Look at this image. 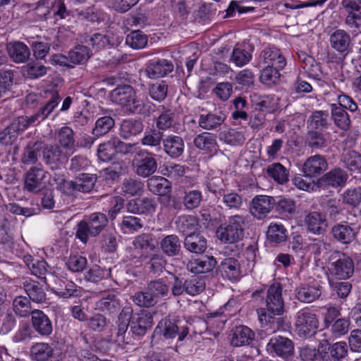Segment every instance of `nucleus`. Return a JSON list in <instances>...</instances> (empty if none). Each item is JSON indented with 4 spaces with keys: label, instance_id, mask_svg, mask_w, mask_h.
I'll return each mask as SVG.
<instances>
[{
    "label": "nucleus",
    "instance_id": "60",
    "mask_svg": "<svg viewBox=\"0 0 361 361\" xmlns=\"http://www.w3.org/2000/svg\"><path fill=\"white\" fill-rule=\"evenodd\" d=\"M115 145L113 140L99 145L97 150V156L102 161H109L116 155Z\"/></svg>",
    "mask_w": 361,
    "mask_h": 361
},
{
    "label": "nucleus",
    "instance_id": "53",
    "mask_svg": "<svg viewBox=\"0 0 361 361\" xmlns=\"http://www.w3.org/2000/svg\"><path fill=\"white\" fill-rule=\"evenodd\" d=\"M161 173L170 178L178 179L185 173L186 168L183 165L167 163L161 167Z\"/></svg>",
    "mask_w": 361,
    "mask_h": 361
},
{
    "label": "nucleus",
    "instance_id": "35",
    "mask_svg": "<svg viewBox=\"0 0 361 361\" xmlns=\"http://www.w3.org/2000/svg\"><path fill=\"white\" fill-rule=\"evenodd\" d=\"M184 246L191 252L202 253L207 248V240L200 234L194 233L186 236Z\"/></svg>",
    "mask_w": 361,
    "mask_h": 361
},
{
    "label": "nucleus",
    "instance_id": "17",
    "mask_svg": "<svg viewBox=\"0 0 361 361\" xmlns=\"http://www.w3.org/2000/svg\"><path fill=\"white\" fill-rule=\"evenodd\" d=\"M327 162L324 157L314 155L309 157L302 166V172L307 177H315L327 169Z\"/></svg>",
    "mask_w": 361,
    "mask_h": 361
},
{
    "label": "nucleus",
    "instance_id": "21",
    "mask_svg": "<svg viewBox=\"0 0 361 361\" xmlns=\"http://www.w3.org/2000/svg\"><path fill=\"white\" fill-rule=\"evenodd\" d=\"M219 271L223 278L231 281L239 280L242 276L238 261L232 257L226 258L221 262Z\"/></svg>",
    "mask_w": 361,
    "mask_h": 361
},
{
    "label": "nucleus",
    "instance_id": "36",
    "mask_svg": "<svg viewBox=\"0 0 361 361\" xmlns=\"http://www.w3.org/2000/svg\"><path fill=\"white\" fill-rule=\"evenodd\" d=\"M176 224L178 230L186 235L194 234L198 227L196 218L191 215L179 216Z\"/></svg>",
    "mask_w": 361,
    "mask_h": 361
},
{
    "label": "nucleus",
    "instance_id": "42",
    "mask_svg": "<svg viewBox=\"0 0 361 361\" xmlns=\"http://www.w3.org/2000/svg\"><path fill=\"white\" fill-rule=\"evenodd\" d=\"M162 251L169 256L176 255L180 249V242L176 235L166 236L161 241Z\"/></svg>",
    "mask_w": 361,
    "mask_h": 361
},
{
    "label": "nucleus",
    "instance_id": "20",
    "mask_svg": "<svg viewBox=\"0 0 361 361\" xmlns=\"http://www.w3.org/2000/svg\"><path fill=\"white\" fill-rule=\"evenodd\" d=\"M195 146L211 155L215 154L219 149L216 136L210 133H202L194 139Z\"/></svg>",
    "mask_w": 361,
    "mask_h": 361
},
{
    "label": "nucleus",
    "instance_id": "59",
    "mask_svg": "<svg viewBox=\"0 0 361 361\" xmlns=\"http://www.w3.org/2000/svg\"><path fill=\"white\" fill-rule=\"evenodd\" d=\"M121 190L126 195L134 196L143 190V183L138 180L129 178L123 181Z\"/></svg>",
    "mask_w": 361,
    "mask_h": 361
},
{
    "label": "nucleus",
    "instance_id": "37",
    "mask_svg": "<svg viewBox=\"0 0 361 361\" xmlns=\"http://www.w3.org/2000/svg\"><path fill=\"white\" fill-rule=\"evenodd\" d=\"M147 290L151 291L159 302L161 298L166 296L169 293V281L166 278L152 281L147 284Z\"/></svg>",
    "mask_w": 361,
    "mask_h": 361
},
{
    "label": "nucleus",
    "instance_id": "50",
    "mask_svg": "<svg viewBox=\"0 0 361 361\" xmlns=\"http://www.w3.org/2000/svg\"><path fill=\"white\" fill-rule=\"evenodd\" d=\"M126 43L134 49H140L147 45V37L140 30L133 31L127 35Z\"/></svg>",
    "mask_w": 361,
    "mask_h": 361
},
{
    "label": "nucleus",
    "instance_id": "29",
    "mask_svg": "<svg viewBox=\"0 0 361 361\" xmlns=\"http://www.w3.org/2000/svg\"><path fill=\"white\" fill-rule=\"evenodd\" d=\"M213 257H203L191 260L188 264V269L194 274H202L212 271L216 265Z\"/></svg>",
    "mask_w": 361,
    "mask_h": 361
},
{
    "label": "nucleus",
    "instance_id": "58",
    "mask_svg": "<svg viewBox=\"0 0 361 361\" xmlns=\"http://www.w3.org/2000/svg\"><path fill=\"white\" fill-rule=\"evenodd\" d=\"M276 209L283 218H289L295 212V204L293 200L281 198L278 201Z\"/></svg>",
    "mask_w": 361,
    "mask_h": 361
},
{
    "label": "nucleus",
    "instance_id": "51",
    "mask_svg": "<svg viewBox=\"0 0 361 361\" xmlns=\"http://www.w3.org/2000/svg\"><path fill=\"white\" fill-rule=\"evenodd\" d=\"M133 301L137 305L144 307H153L158 302L151 291L147 290V288L145 291H140L135 293L133 296Z\"/></svg>",
    "mask_w": 361,
    "mask_h": 361
},
{
    "label": "nucleus",
    "instance_id": "9",
    "mask_svg": "<svg viewBox=\"0 0 361 361\" xmlns=\"http://www.w3.org/2000/svg\"><path fill=\"white\" fill-rule=\"evenodd\" d=\"M154 334L163 336L166 339H173L178 336V340L182 341L188 334V328L186 326H179L176 322L165 318L159 322Z\"/></svg>",
    "mask_w": 361,
    "mask_h": 361
},
{
    "label": "nucleus",
    "instance_id": "25",
    "mask_svg": "<svg viewBox=\"0 0 361 361\" xmlns=\"http://www.w3.org/2000/svg\"><path fill=\"white\" fill-rule=\"evenodd\" d=\"M331 47L341 54L348 53L350 43V35L343 30H337L330 36Z\"/></svg>",
    "mask_w": 361,
    "mask_h": 361
},
{
    "label": "nucleus",
    "instance_id": "44",
    "mask_svg": "<svg viewBox=\"0 0 361 361\" xmlns=\"http://www.w3.org/2000/svg\"><path fill=\"white\" fill-rule=\"evenodd\" d=\"M267 172L269 176L280 184L285 183L288 180V172L280 163L269 165L267 169Z\"/></svg>",
    "mask_w": 361,
    "mask_h": 361
},
{
    "label": "nucleus",
    "instance_id": "8",
    "mask_svg": "<svg viewBox=\"0 0 361 361\" xmlns=\"http://www.w3.org/2000/svg\"><path fill=\"white\" fill-rule=\"evenodd\" d=\"M286 65V60L281 51L274 46H269L260 52L256 66L259 68L271 66L276 68H284Z\"/></svg>",
    "mask_w": 361,
    "mask_h": 361
},
{
    "label": "nucleus",
    "instance_id": "63",
    "mask_svg": "<svg viewBox=\"0 0 361 361\" xmlns=\"http://www.w3.org/2000/svg\"><path fill=\"white\" fill-rule=\"evenodd\" d=\"M329 353L334 361H342L348 354V346L345 342L340 341L329 348Z\"/></svg>",
    "mask_w": 361,
    "mask_h": 361
},
{
    "label": "nucleus",
    "instance_id": "2",
    "mask_svg": "<svg viewBox=\"0 0 361 361\" xmlns=\"http://www.w3.org/2000/svg\"><path fill=\"white\" fill-rule=\"evenodd\" d=\"M111 99L130 112L140 111L142 102L137 99L134 89L128 85H120L111 92Z\"/></svg>",
    "mask_w": 361,
    "mask_h": 361
},
{
    "label": "nucleus",
    "instance_id": "30",
    "mask_svg": "<svg viewBox=\"0 0 361 361\" xmlns=\"http://www.w3.org/2000/svg\"><path fill=\"white\" fill-rule=\"evenodd\" d=\"M165 152L173 158L180 157L184 151V142L179 136L170 135L164 140Z\"/></svg>",
    "mask_w": 361,
    "mask_h": 361
},
{
    "label": "nucleus",
    "instance_id": "23",
    "mask_svg": "<svg viewBox=\"0 0 361 361\" xmlns=\"http://www.w3.org/2000/svg\"><path fill=\"white\" fill-rule=\"evenodd\" d=\"M157 127L161 130L168 129L172 130L175 133H179L183 130V126L175 116V114L171 111L163 112L157 119Z\"/></svg>",
    "mask_w": 361,
    "mask_h": 361
},
{
    "label": "nucleus",
    "instance_id": "27",
    "mask_svg": "<svg viewBox=\"0 0 361 361\" xmlns=\"http://www.w3.org/2000/svg\"><path fill=\"white\" fill-rule=\"evenodd\" d=\"M50 276L55 283V286L51 288L54 293L64 298L77 295L76 285L73 282L66 279H55L51 275Z\"/></svg>",
    "mask_w": 361,
    "mask_h": 361
},
{
    "label": "nucleus",
    "instance_id": "55",
    "mask_svg": "<svg viewBox=\"0 0 361 361\" xmlns=\"http://www.w3.org/2000/svg\"><path fill=\"white\" fill-rule=\"evenodd\" d=\"M97 307L102 311L114 313L119 310L121 304L114 295L108 294L97 302Z\"/></svg>",
    "mask_w": 361,
    "mask_h": 361
},
{
    "label": "nucleus",
    "instance_id": "6",
    "mask_svg": "<svg viewBox=\"0 0 361 361\" xmlns=\"http://www.w3.org/2000/svg\"><path fill=\"white\" fill-rule=\"evenodd\" d=\"M283 288L280 283L274 282L268 288L266 297V307L269 312L281 315L284 312V301L282 298Z\"/></svg>",
    "mask_w": 361,
    "mask_h": 361
},
{
    "label": "nucleus",
    "instance_id": "43",
    "mask_svg": "<svg viewBox=\"0 0 361 361\" xmlns=\"http://www.w3.org/2000/svg\"><path fill=\"white\" fill-rule=\"evenodd\" d=\"M224 121V117L221 115H216L209 113L201 114L199 118V126L205 130L216 129L221 125Z\"/></svg>",
    "mask_w": 361,
    "mask_h": 361
},
{
    "label": "nucleus",
    "instance_id": "10",
    "mask_svg": "<svg viewBox=\"0 0 361 361\" xmlns=\"http://www.w3.org/2000/svg\"><path fill=\"white\" fill-rule=\"evenodd\" d=\"M47 173L37 166L32 167L25 173V188L31 192H39L46 186Z\"/></svg>",
    "mask_w": 361,
    "mask_h": 361
},
{
    "label": "nucleus",
    "instance_id": "11",
    "mask_svg": "<svg viewBox=\"0 0 361 361\" xmlns=\"http://www.w3.org/2000/svg\"><path fill=\"white\" fill-rule=\"evenodd\" d=\"M130 330L133 334L142 336L152 328L153 318L149 312L141 310L139 312L130 314Z\"/></svg>",
    "mask_w": 361,
    "mask_h": 361
},
{
    "label": "nucleus",
    "instance_id": "13",
    "mask_svg": "<svg viewBox=\"0 0 361 361\" xmlns=\"http://www.w3.org/2000/svg\"><path fill=\"white\" fill-rule=\"evenodd\" d=\"M274 204V200L271 197L258 195L252 199L250 211L255 218L262 219L271 212Z\"/></svg>",
    "mask_w": 361,
    "mask_h": 361
},
{
    "label": "nucleus",
    "instance_id": "16",
    "mask_svg": "<svg viewBox=\"0 0 361 361\" xmlns=\"http://www.w3.org/2000/svg\"><path fill=\"white\" fill-rule=\"evenodd\" d=\"M158 198L142 197L131 200L128 203V209L133 213L151 214L155 212Z\"/></svg>",
    "mask_w": 361,
    "mask_h": 361
},
{
    "label": "nucleus",
    "instance_id": "24",
    "mask_svg": "<svg viewBox=\"0 0 361 361\" xmlns=\"http://www.w3.org/2000/svg\"><path fill=\"white\" fill-rule=\"evenodd\" d=\"M305 224L307 230L314 234L322 233L327 227L325 216L317 212H310L307 214L305 217Z\"/></svg>",
    "mask_w": 361,
    "mask_h": 361
},
{
    "label": "nucleus",
    "instance_id": "46",
    "mask_svg": "<svg viewBox=\"0 0 361 361\" xmlns=\"http://www.w3.org/2000/svg\"><path fill=\"white\" fill-rule=\"evenodd\" d=\"M331 114L335 124L343 130H346L350 126V118L348 113L336 104L331 105Z\"/></svg>",
    "mask_w": 361,
    "mask_h": 361
},
{
    "label": "nucleus",
    "instance_id": "1",
    "mask_svg": "<svg viewBox=\"0 0 361 361\" xmlns=\"http://www.w3.org/2000/svg\"><path fill=\"white\" fill-rule=\"evenodd\" d=\"M106 216L102 213H94L87 219L77 225L76 236L82 243H87L90 236L95 237L100 233L107 224Z\"/></svg>",
    "mask_w": 361,
    "mask_h": 361
},
{
    "label": "nucleus",
    "instance_id": "41",
    "mask_svg": "<svg viewBox=\"0 0 361 361\" xmlns=\"http://www.w3.org/2000/svg\"><path fill=\"white\" fill-rule=\"evenodd\" d=\"M267 238L272 243H281L287 239V230L281 224L271 223L267 231Z\"/></svg>",
    "mask_w": 361,
    "mask_h": 361
},
{
    "label": "nucleus",
    "instance_id": "38",
    "mask_svg": "<svg viewBox=\"0 0 361 361\" xmlns=\"http://www.w3.org/2000/svg\"><path fill=\"white\" fill-rule=\"evenodd\" d=\"M143 130L142 122L133 119L124 120L120 127V135L127 139L131 136L137 135Z\"/></svg>",
    "mask_w": 361,
    "mask_h": 361
},
{
    "label": "nucleus",
    "instance_id": "5",
    "mask_svg": "<svg viewBox=\"0 0 361 361\" xmlns=\"http://www.w3.org/2000/svg\"><path fill=\"white\" fill-rule=\"evenodd\" d=\"M329 271L338 279H348L353 274V262L345 254L336 252L331 257Z\"/></svg>",
    "mask_w": 361,
    "mask_h": 361
},
{
    "label": "nucleus",
    "instance_id": "47",
    "mask_svg": "<svg viewBox=\"0 0 361 361\" xmlns=\"http://www.w3.org/2000/svg\"><path fill=\"white\" fill-rule=\"evenodd\" d=\"M347 178L348 176L344 171L340 169H336L325 174L324 181L327 185L333 187H338L343 185L345 183Z\"/></svg>",
    "mask_w": 361,
    "mask_h": 361
},
{
    "label": "nucleus",
    "instance_id": "19",
    "mask_svg": "<svg viewBox=\"0 0 361 361\" xmlns=\"http://www.w3.org/2000/svg\"><path fill=\"white\" fill-rule=\"evenodd\" d=\"M267 350L271 353H276L279 356L286 357L292 353L293 345L290 339L277 336L271 338L267 345Z\"/></svg>",
    "mask_w": 361,
    "mask_h": 361
},
{
    "label": "nucleus",
    "instance_id": "26",
    "mask_svg": "<svg viewBox=\"0 0 361 361\" xmlns=\"http://www.w3.org/2000/svg\"><path fill=\"white\" fill-rule=\"evenodd\" d=\"M42 5L43 3L39 1L36 8L38 11V15L46 19L48 18V16L51 15L55 18H59L60 19H63L68 16V11H67L62 0H54L51 4V8L47 11V12L42 11L43 9Z\"/></svg>",
    "mask_w": 361,
    "mask_h": 361
},
{
    "label": "nucleus",
    "instance_id": "48",
    "mask_svg": "<svg viewBox=\"0 0 361 361\" xmlns=\"http://www.w3.org/2000/svg\"><path fill=\"white\" fill-rule=\"evenodd\" d=\"M13 308L15 313L21 317H27L30 314L32 315V310L30 302L25 296H18L13 301Z\"/></svg>",
    "mask_w": 361,
    "mask_h": 361
},
{
    "label": "nucleus",
    "instance_id": "22",
    "mask_svg": "<svg viewBox=\"0 0 361 361\" xmlns=\"http://www.w3.org/2000/svg\"><path fill=\"white\" fill-rule=\"evenodd\" d=\"M231 343L233 346L249 345L255 338L254 332L246 326H236L231 335Z\"/></svg>",
    "mask_w": 361,
    "mask_h": 361
},
{
    "label": "nucleus",
    "instance_id": "64",
    "mask_svg": "<svg viewBox=\"0 0 361 361\" xmlns=\"http://www.w3.org/2000/svg\"><path fill=\"white\" fill-rule=\"evenodd\" d=\"M343 202L352 206H357L361 202V188H350L342 195Z\"/></svg>",
    "mask_w": 361,
    "mask_h": 361
},
{
    "label": "nucleus",
    "instance_id": "12",
    "mask_svg": "<svg viewBox=\"0 0 361 361\" xmlns=\"http://www.w3.org/2000/svg\"><path fill=\"white\" fill-rule=\"evenodd\" d=\"M346 15L345 23L351 28H358L361 20V0H342Z\"/></svg>",
    "mask_w": 361,
    "mask_h": 361
},
{
    "label": "nucleus",
    "instance_id": "31",
    "mask_svg": "<svg viewBox=\"0 0 361 361\" xmlns=\"http://www.w3.org/2000/svg\"><path fill=\"white\" fill-rule=\"evenodd\" d=\"M58 141L61 147L66 150V153L71 154L75 149L74 132L68 126H63L58 131Z\"/></svg>",
    "mask_w": 361,
    "mask_h": 361
},
{
    "label": "nucleus",
    "instance_id": "56",
    "mask_svg": "<svg viewBox=\"0 0 361 361\" xmlns=\"http://www.w3.org/2000/svg\"><path fill=\"white\" fill-rule=\"evenodd\" d=\"M114 126V121L110 116H104L98 118L92 133L99 137L106 134Z\"/></svg>",
    "mask_w": 361,
    "mask_h": 361
},
{
    "label": "nucleus",
    "instance_id": "4",
    "mask_svg": "<svg viewBox=\"0 0 361 361\" xmlns=\"http://www.w3.org/2000/svg\"><path fill=\"white\" fill-rule=\"evenodd\" d=\"M245 219L243 216L235 215L228 220L226 226H220L216 231L218 238L224 243H233L242 238Z\"/></svg>",
    "mask_w": 361,
    "mask_h": 361
},
{
    "label": "nucleus",
    "instance_id": "49",
    "mask_svg": "<svg viewBox=\"0 0 361 361\" xmlns=\"http://www.w3.org/2000/svg\"><path fill=\"white\" fill-rule=\"evenodd\" d=\"M90 57V51L88 47L83 45L76 46L68 53L70 61L75 64L85 63Z\"/></svg>",
    "mask_w": 361,
    "mask_h": 361
},
{
    "label": "nucleus",
    "instance_id": "3",
    "mask_svg": "<svg viewBox=\"0 0 361 361\" xmlns=\"http://www.w3.org/2000/svg\"><path fill=\"white\" fill-rule=\"evenodd\" d=\"M295 326L300 337L307 338L316 333L319 326V321L312 310L304 308L297 312Z\"/></svg>",
    "mask_w": 361,
    "mask_h": 361
},
{
    "label": "nucleus",
    "instance_id": "40",
    "mask_svg": "<svg viewBox=\"0 0 361 361\" xmlns=\"http://www.w3.org/2000/svg\"><path fill=\"white\" fill-rule=\"evenodd\" d=\"M147 185L149 190L158 195H164L169 192L170 183L169 180L161 176H154L147 181Z\"/></svg>",
    "mask_w": 361,
    "mask_h": 361
},
{
    "label": "nucleus",
    "instance_id": "18",
    "mask_svg": "<svg viewBox=\"0 0 361 361\" xmlns=\"http://www.w3.org/2000/svg\"><path fill=\"white\" fill-rule=\"evenodd\" d=\"M32 324L34 329L42 337H47L52 333V323L41 310H35L32 312Z\"/></svg>",
    "mask_w": 361,
    "mask_h": 361
},
{
    "label": "nucleus",
    "instance_id": "32",
    "mask_svg": "<svg viewBox=\"0 0 361 361\" xmlns=\"http://www.w3.org/2000/svg\"><path fill=\"white\" fill-rule=\"evenodd\" d=\"M24 289L30 299L35 302L41 303L46 300V293L39 282L27 279L23 283Z\"/></svg>",
    "mask_w": 361,
    "mask_h": 361
},
{
    "label": "nucleus",
    "instance_id": "15",
    "mask_svg": "<svg viewBox=\"0 0 361 361\" xmlns=\"http://www.w3.org/2000/svg\"><path fill=\"white\" fill-rule=\"evenodd\" d=\"M173 66L166 59H154L149 61L145 68V73L148 78L155 79L164 77L172 72Z\"/></svg>",
    "mask_w": 361,
    "mask_h": 361
},
{
    "label": "nucleus",
    "instance_id": "7",
    "mask_svg": "<svg viewBox=\"0 0 361 361\" xmlns=\"http://www.w3.org/2000/svg\"><path fill=\"white\" fill-rule=\"evenodd\" d=\"M136 173L146 178L154 173L157 168L155 159L152 153L141 150L136 154L133 161Z\"/></svg>",
    "mask_w": 361,
    "mask_h": 361
},
{
    "label": "nucleus",
    "instance_id": "45",
    "mask_svg": "<svg viewBox=\"0 0 361 361\" xmlns=\"http://www.w3.org/2000/svg\"><path fill=\"white\" fill-rule=\"evenodd\" d=\"M282 69L271 66H263L260 75L261 82L269 86L277 83L281 76L279 71Z\"/></svg>",
    "mask_w": 361,
    "mask_h": 361
},
{
    "label": "nucleus",
    "instance_id": "33",
    "mask_svg": "<svg viewBox=\"0 0 361 361\" xmlns=\"http://www.w3.org/2000/svg\"><path fill=\"white\" fill-rule=\"evenodd\" d=\"M322 291L319 286H301L296 289L295 296L303 302H312L319 298Z\"/></svg>",
    "mask_w": 361,
    "mask_h": 361
},
{
    "label": "nucleus",
    "instance_id": "54",
    "mask_svg": "<svg viewBox=\"0 0 361 361\" xmlns=\"http://www.w3.org/2000/svg\"><path fill=\"white\" fill-rule=\"evenodd\" d=\"M68 154H63L59 146L47 145L43 151V159L47 164L55 163L61 160L63 157L66 159Z\"/></svg>",
    "mask_w": 361,
    "mask_h": 361
},
{
    "label": "nucleus",
    "instance_id": "57",
    "mask_svg": "<svg viewBox=\"0 0 361 361\" xmlns=\"http://www.w3.org/2000/svg\"><path fill=\"white\" fill-rule=\"evenodd\" d=\"M202 200V195L200 190H192L185 192L183 197V204L187 209L197 208Z\"/></svg>",
    "mask_w": 361,
    "mask_h": 361
},
{
    "label": "nucleus",
    "instance_id": "34",
    "mask_svg": "<svg viewBox=\"0 0 361 361\" xmlns=\"http://www.w3.org/2000/svg\"><path fill=\"white\" fill-rule=\"evenodd\" d=\"M96 181V178L94 175L90 173H82L75 181L68 183L71 185L73 190L82 192H90L94 186Z\"/></svg>",
    "mask_w": 361,
    "mask_h": 361
},
{
    "label": "nucleus",
    "instance_id": "28",
    "mask_svg": "<svg viewBox=\"0 0 361 361\" xmlns=\"http://www.w3.org/2000/svg\"><path fill=\"white\" fill-rule=\"evenodd\" d=\"M8 52L16 63H24L30 56V51L26 44L21 42H15L8 44Z\"/></svg>",
    "mask_w": 361,
    "mask_h": 361
},
{
    "label": "nucleus",
    "instance_id": "62",
    "mask_svg": "<svg viewBox=\"0 0 361 361\" xmlns=\"http://www.w3.org/2000/svg\"><path fill=\"white\" fill-rule=\"evenodd\" d=\"M345 164L350 171L358 169L361 166V156L354 150L347 151L343 155Z\"/></svg>",
    "mask_w": 361,
    "mask_h": 361
},
{
    "label": "nucleus",
    "instance_id": "61",
    "mask_svg": "<svg viewBox=\"0 0 361 361\" xmlns=\"http://www.w3.org/2000/svg\"><path fill=\"white\" fill-rule=\"evenodd\" d=\"M149 95L156 101H163L168 92V85L165 82L161 81L152 85L149 88Z\"/></svg>",
    "mask_w": 361,
    "mask_h": 361
},
{
    "label": "nucleus",
    "instance_id": "52",
    "mask_svg": "<svg viewBox=\"0 0 361 361\" xmlns=\"http://www.w3.org/2000/svg\"><path fill=\"white\" fill-rule=\"evenodd\" d=\"M328 121L329 114L327 111H316L310 117L308 126L312 129H322L326 128Z\"/></svg>",
    "mask_w": 361,
    "mask_h": 361
},
{
    "label": "nucleus",
    "instance_id": "39",
    "mask_svg": "<svg viewBox=\"0 0 361 361\" xmlns=\"http://www.w3.org/2000/svg\"><path fill=\"white\" fill-rule=\"evenodd\" d=\"M54 355V348L47 343H37L31 348V356L37 361H46Z\"/></svg>",
    "mask_w": 361,
    "mask_h": 361
},
{
    "label": "nucleus",
    "instance_id": "14",
    "mask_svg": "<svg viewBox=\"0 0 361 361\" xmlns=\"http://www.w3.org/2000/svg\"><path fill=\"white\" fill-rule=\"evenodd\" d=\"M331 233L335 239L343 244H348L355 240L358 228L348 223L338 224L333 226Z\"/></svg>",
    "mask_w": 361,
    "mask_h": 361
}]
</instances>
